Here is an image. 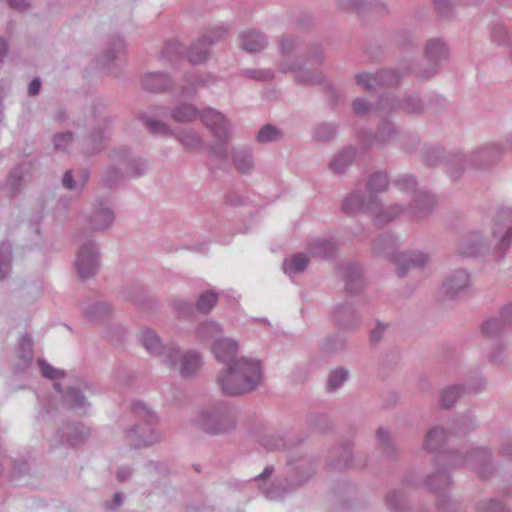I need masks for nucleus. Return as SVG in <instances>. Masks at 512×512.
I'll list each match as a JSON object with an SVG mask.
<instances>
[{
	"instance_id": "nucleus-48",
	"label": "nucleus",
	"mask_w": 512,
	"mask_h": 512,
	"mask_svg": "<svg viewBox=\"0 0 512 512\" xmlns=\"http://www.w3.org/2000/svg\"><path fill=\"white\" fill-rule=\"evenodd\" d=\"M349 379V371L344 367L333 369L327 378L326 388L330 392L339 389Z\"/></svg>"
},
{
	"instance_id": "nucleus-55",
	"label": "nucleus",
	"mask_w": 512,
	"mask_h": 512,
	"mask_svg": "<svg viewBox=\"0 0 512 512\" xmlns=\"http://www.w3.org/2000/svg\"><path fill=\"white\" fill-rule=\"evenodd\" d=\"M38 366L41 375L46 379L57 380L66 376V371L53 367L43 358L38 359Z\"/></svg>"
},
{
	"instance_id": "nucleus-56",
	"label": "nucleus",
	"mask_w": 512,
	"mask_h": 512,
	"mask_svg": "<svg viewBox=\"0 0 512 512\" xmlns=\"http://www.w3.org/2000/svg\"><path fill=\"white\" fill-rule=\"evenodd\" d=\"M234 408L227 402H217L205 409L201 416H233Z\"/></svg>"
},
{
	"instance_id": "nucleus-1",
	"label": "nucleus",
	"mask_w": 512,
	"mask_h": 512,
	"mask_svg": "<svg viewBox=\"0 0 512 512\" xmlns=\"http://www.w3.org/2000/svg\"><path fill=\"white\" fill-rule=\"evenodd\" d=\"M263 379L261 362L254 358L242 357L233 366L223 367L217 376V383L223 394L240 396L256 390Z\"/></svg>"
},
{
	"instance_id": "nucleus-54",
	"label": "nucleus",
	"mask_w": 512,
	"mask_h": 512,
	"mask_svg": "<svg viewBox=\"0 0 512 512\" xmlns=\"http://www.w3.org/2000/svg\"><path fill=\"white\" fill-rule=\"evenodd\" d=\"M74 140H75L74 133L71 131H65V132L56 133L53 136L52 142H53V146H54L55 150L62 151V152H69V148H70L71 144L74 142Z\"/></svg>"
},
{
	"instance_id": "nucleus-38",
	"label": "nucleus",
	"mask_w": 512,
	"mask_h": 512,
	"mask_svg": "<svg viewBox=\"0 0 512 512\" xmlns=\"http://www.w3.org/2000/svg\"><path fill=\"white\" fill-rule=\"evenodd\" d=\"M210 54V46L200 37L187 50V59L192 64H200L206 61Z\"/></svg>"
},
{
	"instance_id": "nucleus-45",
	"label": "nucleus",
	"mask_w": 512,
	"mask_h": 512,
	"mask_svg": "<svg viewBox=\"0 0 512 512\" xmlns=\"http://www.w3.org/2000/svg\"><path fill=\"white\" fill-rule=\"evenodd\" d=\"M376 110L382 115L400 110V98L392 93L382 94L377 101Z\"/></svg>"
},
{
	"instance_id": "nucleus-61",
	"label": "nucleus",
	"mask_w": 512,
	"mask_h": 512,
	"mask_svg": "<svg viewBox=\"0 0 512 512\" xmlns=\"http://www.w3.org/2000/svg\"><path fill=\"white\" fill-rule=\"evenodd\" d=\"M243 74L250 79L258 81H270L274 77V73L270 69H246Z\"/></svg>"
},
{
	"instance_id": "nucleus-36",
	"label": "nucleus",
	"mask_w": 512,
	"mask_h": 512,
	"mask_svg": "<svg viewBox=\"0 0 512 512\" xmlns=\"http://www.w3.org/2000/svg\"><path fill=\"white\" fill-rule=\"evenodd\" d=\"M200 111L191 103H179L171 110V117L175 122L187 123L199 117Z\"/></svg>"
},
{
	"instance_id": "nucleus-63",
	"label": "nucleus",
	"mask_w": 512,
	"mask_h": 512,
	"mask_svg": "<svg viewBox=\"0 0 512 512\" xmlns=\"http://www.w3.org/2000/svg\"><path fill=\"white\" fill-rule=\"evenodd\" d=\"M512 244V227H506L500 241L497 245V251L501 253V257H504L506 251Z\"/></svg>"
},
{
	"instance_id": "nucleus-21",
	"label": "nucleus",
	"mask_w": 512,
	"mask_h": 512,
	"mask_svg": "<svg viewBox=\"0 0 512 512\" xmlns=\"http://www.w3.org/2000/svg\"><path fill=\"white\" fill-rule=\"evenodd\" d=\"M114 212L104 201H99L89 218V226L92 230L103 231L114 222Z\"/></svg>"
},
{
	"instance_id": "nucleus-6",
	"label": "nucleus",
	"mask_w": 512,
	"mask_h": 512,
	"mask_svg": "<svg viewBox=\"0 0 512 512\" xmlns=\"http://www.w3.org/2000/svg\"><path fill=\"white\" fill-rule=\"evenodd\" d=\"M111 124L112 119L104 118L92 130L80 136L78 146L81 154L85 157H91L103 151L110 139L109 127Z\"/></svg>"
},
{
	"instance_id": "nucleus-30",
	"label": "nucleus",
	"mask_w": 512,
	"mask_h": 512,
	"mask_svg": "<svg viewBox=\"0 0 512 512\" xmlns=\"http://www.w3.org/2000/svg\"><path fill=\"white\" fill-rule=\"evenodd\" d=\"M240 45L242 49L249 53H257L263 50L267 45L265 35L254 29L242 32L240 36Z\"/></svg>"
},
{
	"instance_id": "nucleus-17",
	"label": "nucleus",
	"mask_w": 512,
	"mask_h": 512,
	"mask_svg": "<svg viewBox=\"0 0 512 512\" xmlns=\"http://www.w3.org/2000/svg\"><path fill=\"white\" fill-rule=\"evenodd\" d=\"M504 153L498 144H488L468 154L470 166L484 168L495 163Z\"/></svg>"
},
{
	"instance_id": "nucleus-35",
	"label": "nucleus",
	"mask_w": 512,
	"mask_h": 512,
	"mask_svg": "<svg viewBox=\"0 0 512 512\" xmlns=\"http://www.w3.org/2000/svg\"><path fill=\"white\" fill-rule=\"evenodd\" d=\"M447 153L440 145L425 144L421 148V157L424 165L428 167H435L444 164V158Z\"/></svg>"
},
{
	"instance_id": "nucleus-28",
	"label": "nucleus",
	"mask_w": 512,
	"mask_h": 512,
	"mask_svg": "<svg viewBox=\"0 0 512 512\" xmlns=\"http://www.w3.org/2000/svg\"><path fill=\"white\" fill-rule=\"evenodd\" d=\"M485 249L483 237L479 232L463 237L458 243L456 251L465 257L476 256Z\"/></svg>"
},
{
	"instance_id": "nucleus-60",
	"label": "nucleus",
	"mask_w": 512,
	"mask_h": 512,
	"mask_svg": "<svg viewBox=\"0 0 512 512\" xmlns=\"http://www.w3.org/2000/svg\"><path fill=\"white\" fill-rule=\"evenodd\" d=\"M174 308L179 317L190 318L194 315L195 305L186 300L177 299L174 301Z\"/></svg>"
},
{
	"instance_id": "nucleus-62",
	"label": "nucleus",
	"mask_w": 512,
	"mask_h": 512,
	"mask_svg": "<svg viewBox=\"0 0 512 512\" xmlns=\"http://www.w3.org/2000/svg\"><path fill=\"white\" fill-rule=\"evenodd\" d=\"M298 45V39L295 36H283L279 40L280 51L283 55H290Z\"/></svg>"
},
{
	"instance_id": "nucleus-40",
	"label": "nucleus",
	"mask_w": 512,
	"mask_h": 512,
	"mask_svg": "<svg viewBox=\"0 0 512 512\" xmlns=\"http://www.w3.org/2000/svg\"><path fill=\"white\" fill-rule=\"evenodd\" d=\"M309 257L304 253H297L283 262V269L286 274L302 273L309 264Z\"/></svg>"
},
{
	"instance_id": "nucleus-26",
	"label": "nucleus",
	"mask_w": 512,
	"mask_h": 512,
	"mask_svg": "<svg viewBox=\"0 0 512 512\" xmlns=\"http://www.w3.org/2000/svg\"><path fill=\"white\" fill-rule=\"evenodd\" d=\"M126 52V44L122 37L119 35H113L109 38L108 47L105 49L103 55L98 58V65L105 69L112 64L120 54Z\"/></svg>"
},
{
	"instance_id": "nucleus-59",
	"label": "nucleus",
	"mask_w": 512,
	"mask_h": 512,
	"mask_svg": "<svg viewBox=\"0 0 512 512\" xmlns=\"http://www.w3.org/2000/svg\"><path fill=\"white\" fill-rule=\"evenodd\" d=\"M394 185L401 191L406 193H414L417 191V180L415 176L406 174L399 176L395 181Z\"/></svg>"
},
{
	"instance_id": "nucleus-43",
	"label": "nucleus",
	"mask_w": 512,
	"mask_h": 512,
	"mask_svg": "<svg viewBox=\"0 0 512 512\" xmlns=\"http://www.w3.org/2000/svg\"><path fill=\"white\" fill-rule=\"evenodd\" d=\"M218 298V293L213 290L203 291L195 303V309L200 314H209L217 304Z\"/></svg>"
},
{
	"instance_id": "nucleus-13",
	"label": "nucleus",
	"mask_w": 512,
	"mask_h": 512,
	"mask_svg": "<svg viewBox=\"0 0 512 512\" xmlns=\"http://www.w3.org/2000/svg\"><path fill=\"white\" fill-rule=\"evenodd\" d=\"M425 55L432 63V66L423 69L420 76L424 79H429L438 73L437 66L448 58L449 49L442 39L432 38L426 44Z\"/></svg>"
},
{
	"instance_id": "nucleus-2",
	"label": "nucleus",
	"mask_w": 512,
	"mask_h": 512,
	"mask_svg": "<svg viewBox=\"0 0 512 512\" xmlns=\"http://www.w3.org/2000/svg\"><path fill=\"white\" fill-rule=\"evenodd\" d=\"M377 256L390 259L396 266L397 275L405 277L409 270L424 267L429 256L420 251L397 252V240L389 233L377 237L372 246Z\"/></svg>"
},
{
	"instance_id": "nucleus-42",
	"label": "nucleus",
	"mask_w": 512,
	"mask_h": 512,
	"mask_svg": "<svg viewBox=\"0 0 512 512\" xmlns=\"http://www.w3.org/2000/svg\"><path fill=\"white\" fill-rule=\"evenodd\" d=\"M13 248L9 241L0 243V280L5 279L12 268Z\"/></svg>"
},
{
	"instance_id": "nucleus-51",
	"label": "nucleus",
	"mask_w": 512,
	"mask_h": 512,
	"mask_svg": "<svg viewBox=\"0 0 512 512\" xmlns=\"http://www.w3.org/2000/svg\"><path fill=\"white\" fill-rule=\"evenodd\" d=\"M228 32L229 26L224 24L214 25L208 28L206 32L201 36V38L211 47L217 42L223 40Z\"/></svg>"
},
{
	"instance_id": "nucleus-7",
	"label": "nucleus",
	"mask_w": 512,
	"mask_h": 512,
	"mask_svg": "<svg viewBox=\"0 0 512 512\" xmlns=\"http://www.w3.org/2000/svg\"><path fill=\"white\" fill-rule=\"evenodd\" d=\"M487 381L481 375L470 377L465 384L447 386L440 391L439 405L442 409H451L457 400L467 393H478L485 389Z\"/></svg>"
},
{
	"instance_id": "nucleus-12",
	"label": "nucleus",
	"mask_w": 512,
	"mask_h": 512,
	"mask_svg": "<svg viewBox=\"0 0 512 512\" xmlns=\"http://www.w3.org/2000/svg\"><path fill=\"white\" fill-rule=\"evenodd\" d=\"M471 285L470 274L465 269H456L449 273L443 284V294L448 299H457L462 297Z\"/></svg>"
},
{
	"instance_id": "nucleus-9",
	"label": "nucleus",
	"mask_w": 512,
	"mask_h": 512,
	"mask_svg": "<svg viewBox=\"0 0 512 512\" xmlns=\"http://www.w3.org/2000/svg\"><path fill=\"white\" fill-rule=\"evenodd\" d=\"M109 157L114 163L125 169L124 174L126 177L138 178L147 172V161L142 157L135 156L127 147L114 148L110 152Z\"/></svg>"
},
{
	"instance_id": "nucleus-31",
	"label": "nucleus",
	"mask_w": 512,
	"mask_h": 512,
	"mask_svg": "<svg viewBox=\"0 0 512 512\" xmlns=\"http://www.w3.org/2000/svg\"><path fill=\"white\" fill-rule=\"evenodd\" d=\"M309 253L316 258L328 259L336 255V244L329 239L316 238L308 245Z\"/></svg>"
},
{
	"instance_id": "nucleus-46",
	"label": "nucleus",
	"mask_w": 512,
	"mask_h": 512,
	"mask_svg": "<svg viewBox=\"0 0 512 512\" xmlns=\"http://www.w3.org/2000/svg\"><path fill=\"white\" fill-rule=\"evenodd\" d=\"M338 126L332 122H322L313 129V138L317 142H329L337 133Z\"/></svg>"
},
{
	"instance_id": "nucleus-58",
	"label": "nucleus",
	"mask_w": 512,
	"mask_h": 512,
	"mask_svg": "<svg viewBox=\"0 0 512 512\" xmlns=\"http://www.w3.org/2000/svg\"><path fill=\"white\" fill-rule=\"evenodd\" d=\"M220 325L214 321H207L197 329V336L202 341H208L220 333Z\"/></svg>"
},
{
	"instance_id": "nucleus-5",
	"label": "nucleus",
	"mask_w": 512,
	"mask_h": 512,
	"mask_svg": "<svg viewBox=\"0 0 512 512\" xmlns=\"http://www.w3.org/2000/svg\"><path fill=\"white\" fill-rule=\"evenodd\" d=\"M412 73L411 66L401 69H381L375 74L359 73L356 75V83L366 91H374L377 87L398 85L401 79Z\"/></svg>"
},
{
	"instance_id": "nucleus-53",
	"label": "nucleus",
	"mask_w": 512,
	"mask_h": 512,
	"mask_svg": "<svg viewBox=\"0 0 512 512\" xmlns=\"http://www.w3.org/2000/svg\"><path fill=\"white\" fill-rule=\"evenodd\" d=\"M298 74L295 76V82L301 85H316L321 84L324 80V76L321 71L318 70H297Z\"/></svg>"
},
{
	"instance_id": "nucleus-22",
	"label": "nucleus",
	"mask_w": 512,
	"mask_h": 512,
	"mask_svg": "<svg viewBox=\"0 0 512 512\" xmlns=\"http://www.w3.org/2000/svg\"><path fill=\"white\" fill-rule=\"evenodd\" d=\"M141 84L149 92L162 93L173 85L171 77L163 72H150L142 76Z\"/></svg>"
},
{
	"instance_id": "nucleus-3",
	"label": "nucleus",
	"mask_w": 512,
	"mask_h": 512,
	"mask_svg": "<svg viewBox=\"0 0 512 512\" xmlns=\"http://www.w3.org/2000/svg\"><path fill=\"white\" fill-rule=\"evenodd\" d=\"M341 209L348 215H353L357 212L378 211L374 220L375 224L378 226L388 224L404 211V208L399 204L380 209V199L378 195L367 193L360 189L352 191L344 198Z\"/></svg>"
},
{
	"instance_id": "nucleus-47",
	"label": "nucleus",
	"mask_w": 512,
	"mask_h": 512,
	"mask_svg": "<svg viewBox=\"0 0 512 512\" xmlns=\"http://www.w3.org/2000/svg\"><path fill=\"white\" fill-rule=\"evenodd\" d=\"M400 110L408 115H419L424 111V104L418 95L410 94L400 99Z\"/></svg>"
},
{
	"instance_id": "nucleus-10",
	"label": "nucleus",
	"mask_w": 512,
	"mask_h": 512,
	"mask_svg": "<svg viewBox=\"0 0 512 512\" xmlns=\"http://www.w3.org/2000/svg\"><path fill=\"white\" fill-rule=\"evenodd\" d=\"M199 118L219 141H227L230 137V123L218 110L207 107L200 111Z\"/></svg>"
},
{
	"instance_id": "nucleus-11",
	"label": "nucleus",
	"mask_w": 512,
	"mask_h": 512,
	"mask_svg": "<svg viewBox=\"0 0 512 512\" xmlns=\"http://www.w3.org/2000/svg\"><path fill=\"white\" fill-rule=\"evenodd\" d=\"M332 322L341 330L355 331L362 322L360 313L351 302L336 305L332 310Z\"/></svg>"
},
{
	"instance_id": "nucleus-41",
	"label": "nucleus",
	"mask_w": 512,
	"mask_h": 512,
	"mask_svg": "<svg viewBox=\"0 0 512 512\" xmlns=\"http://www.w3.org/2000/svg\"><path fill=\"white\" fill-rule=\"evenodd\" d=\"M283 138V131L273 124H265L256 134V141L260 144L279 142Z\"/></svg>"
},
{
	"instance_id": "nucleus-27",
	"label": "nucleus",
	"mask_w": 512,
	"mask_h": 512,
	"mask_svg": "<svg viewBox=\"0 0 512 512\" xmlns=\"http://www.w3.org/2000/svg\"><path fill=\"white\" fill-rule=\"evenodd\" d=\"M231 158L236 170L241 174H250L254 170V158L251 148L242 146L231 150Z\"/></svg>"
},
{
	"instance_id": "nucleus-39",
	"label": "nucleus",
	"mask_w": 512,
	"mask_h": 512,
	"mask_svg": "<svg viewBox=\"0 0 512 512\" xmlns=\"http://www.w3.org/2000/svg\"><path fill=\"white\" fill-rule=\"evenodd\" d=\"M125 177L124 172L114 163L101 172V183L111 189L122 183Z\"/></svg>"
},
{
	"instance_id": "nucleus-19",
	"label": "nucleus",
	"mask_w": 512,
	"mask_h": 512,
	"mask_svg": "<svg viewBox=\"0 0 512 512\" xmlns=\"http://www.w3.org/2000/svg\"><path fill=\"white\" fill-rule=\"evenodd\" d=\"M33 163L31 161H23L13 167L6 178V187L12 197L17 196L21 190L24 177L31 173Z\"/></svg>"
},
{
	"instance_id": "nucleus-33",
	"label": "nucleus",
	"mask_w": 512,
	"mask_h": 512,
	"mask_svg": "<svg viewBox=\"0 0 512 512\" xmlns=\"http://www.w3.org/2000/svg\"><path fill=\"white\" fill-rule=\"evenodd\" d=\"M175 137L184 149L189 152H196L203 149L204 141L202 137L192 128L180 130Z\"/></svg>"
},
{
	"instance_id": "nucleus-37",
	"label": "nucleus",
	"mask_w": 512,
	"mask_h": 512,
	"mask_svg": "<svg viewBox=\"0 0 512 512\" xmlns=\"http://www.w3.org/2000/svg\"><path fill=\"white\" fill-rule=\"evenodd\" d=\"M63 402L72 409H83L84 411L89 406L83 391L76 386L67 387L63 393Z\"/></svg>"
},
{
	"instance_id": "nucleus-64",
	"label": "nucleus",
	"mask_w": 512,
	"mask_h": 512,
	"mask_svg": "<svg viewBox=\"0 0 512 512\" xmlns=\"http://www.w3.org/2000/svg\"><path fill=\"white\" fill-rule=\"evenodd\" d=\"M343 8L362 13L369 6H372V2L367 0H346L342 3Z\"/></svg>"
},
{
	"instance_id": "nucleus-16",
	"label": "nucleus",
	"mask_w": 512,
	"mask_h": 512,
	"mask_svg": "<svg viewBox=\"0 0 512 512\" xmlns=\"http://www.w3.org/2000/svg\"><path fill=\"white\" fill-rule=\"evenodd\" d=\"M324 59L323 48L319 44L309 46L305 59L290 60L283 59L279 63V69L282 72H296L303 68L306 64L320 65Z\"/></svg>"
},
{
	"instance_id": "nucleus-14",
	"label": "nucleus",
	"mask_w": 512,
	"mask_h": 512,
	"mask_svg": "<svg viewBox=\"0 0 512 512\" xmlns=\"http://www.w3.org/2000/svg\"><path fill=\"white\" fill-rule=\"evenodd\" d=\"M338 272L345 283V291L349 295H357L363 290L364 279L360 265L353 262L340 263Z\"/></svg>"
},
{
	"instance_id": "nucleus-49",
	"label": "nucleus",
	"mask_w": 512,
	"mask_h": 512,
	"mask_svg": "<svg viewBox=\"0 0 512 512\" xmlns=\"http://www.w3.org/2000/svg\"><path fill=\"white\" fill-rule=\"evenodd\" d=\"M17 353L19 359L23 361L25 367H28L32 364L34 358L33 340L29 334L22 336L19 342Z\"/></svg>"
},
{
	"instance_id": "nucleus-8",
	"label": "nucleus",
	"mask_w": 512,
	"mask_h": 512,
	"mask_svg": "<svg viewBox=\"0 0 512 512\" xmlns=\"http://www.w3.org/2000/svg\"><path fill=\"white\" fill-rule=\"evenodd\" d=\"M100 251L97 244L88 240L78 249L75 268L82 280L94 277L100 270Z\"/></svg>"
},
{
	"instance_id": "nucleus-20",
	"label": "nucleus",
	"mask_w": 512,
	"mask_h": 512,
	"mask_svg": "<svg viewBox=\"0 0 512 512\" xmlns=\"http://www.w3.org/2000/svg\"><path fill=\"white\" fill-rule=\"evenodd\" d=\"M358 148L353 145H348L336 153L329 163V169L335 175H343L347 172L349 167L353 164Z\"/></svg>"
},
{
	"instance_id": "nucleus-52",
	"label": "nucleus",
	"mask_w": 512,
	"mask_h": 512,
	"mask_svg": "<svg viewBox=\"0 0 512 512\" xmlns=\"http://www.w3.org/2000/svg\"><path fill=\"white\" fill-rule=\"evenodd\" d=\"M139 119L146 125L149 131L154 135H169L171 134L170 127L157 119L148 116L145 113H141Z\"/></svg>"
},
{
	"instance_id": "nucleus-32",
	"label": "nucleus",
	"mask_w": 512,
	"mask_h": 512,
	"mask_svg": "<svg viewBox=\"0 0 512 512\" xmlns=\"http://www.w3.org/2000/svg\"><path fill=\"white\" fill-rule=\"evenodd\" d=\"M111 311V306L107 302L96 301L83 305V314L85 318L92 323L106 320L110 317Z\"/></svg>"
},
{
	"instance_id": "nucleus-23",
	"label": "nucleus",
	"mask_w": 512,
	"mask_h": 512,
	"mask_svg": "<svg viewBox=\"0 0 512 512\" xmlns=\"http://www.w3.org/2000/svg\"><path fill=\"white\" fill-rule=\"evenodd\" d=\"M139 341L148 353L163 356L165 362V353L170 346H164L154 330L148 327L143 328L139 333Z\"/></svg>"
},
{
	"instance_id": "nucleus-50",
	"label": "nucleus",
	"mask_w": 512,
	"mask_h": 512,
	"mask_svg": "<svg viewBox=\"0 0 512 512\" xmlns=\"http://www.w3.org/2000/svg\"><path fill=\"white\" fill-rule=\"evenodd\" d=\"M388 183V177L385 173L374 172L368 178L366 192L377 195V193L383 192L387 189Z\"/></svg>"
},
{
	"instance_id": "nucleus-18",
	"label": "nucleus",
	"mask_w": 512,
	"mask_h": 512,
	"mask_svg": "<svg viewBox=\"0 0 512 512\" xmlns=\"http://www.w3.org/2000/svg\"><path fill=\"white\" fill-rule=\"evenodd\" d=\"M443 167L451 181H457L461 178L465 169L471 167L468 154H462L458 151L448 152L444 158Z\"/></svg>"
},
{
	"instance_id": "nucleus-15",
	"label": "nucleus",
	"mask_w": 512,
	"mask_h": 512,
	"mask_svg": "<svg viewBox=\"0 0 512 512\" xmlns=\"http://www.w3.org/2000/svg\"><path fill=\"white\" fill-rule=\"evenodd\" d=\"M238 348L237 341L221 338L214 341L212 351L218 362L224 364V367H229L238 363L243 357H238Z\"/></svg>"
},
{
	"instance_id": "nucleus-57",
	"label": "nucleus",
	"mask_w": 512,
	"mask_h": 512,
	"mask_svg": "<svg viewBox=\"0 0 512 512\" xmlns=\"http://www.w3.org/2000/svg\"><path fill=\"white\" fill-rule=\"evenodd\" d=\"M227 141H219L215 143H210L208 145V150L210 155L219 162L218 168H222L221 164L226 162L229 156V151L226 146Z\"/></svg>"
},
{
	"instance_id": "nucleus-25",
	"label": "nucleus",
	"mask_w": 512,
	"mask_h": 512,
	"mask_svg": "<svg viewBox=\"0 0 512 512\" xmlns=\"http://www.w3.org/2000/svg\"><path fill=\"white\" fill-rule=\"evenodd\" d=\"M319 349L326 355H338L348 350V338L340 333L334 332L325 336L319 343Z\"/></svg>"
},
{
	"instance_id": "nucleus-4",
	"label": "nucleus",
	"mask_w": 512,
	"mask_h": 512,
	"mask_svg": "<svg viewBox=\"0 0 512 512\" xmlns=\"http://www.w3.org/2000/svg\"><path fill=\"white\" fill-rule=\"evenodd\" d=\"M165 364L177 369L182 378L191 379L197 376L203 359L196 350L181 351L178 347L170 346L165 353Z\"/></svg>"
},
{
	"instance_id": "nucleus-34",
	"label": "nucleus",
	"mask_w": 512,
	"mask_h": 512,
	"mask_svg": "<svg viewBox=\"0 0 512 512\" xmlns=\"http://www.w3.org/2000/svg\"><path fill=\"white\" fill-rule=\"evenodd\" d=\"M399 131L390 120H383L375 131V144L380 147L389 145L398 136Z\"/></svg>"
},
{
	"instance_id": "nucleus-29",
	"label": "nucleus",
	"mask_w": 512,
	"mask_h": 512,
	"mask_svg": "<svg viewBox=\"0 0 512 512\" xmlns=\"http://www.w3.org/2000/svg\"><path fill=\"white\" fill-rule=\"evenodd\" d=\"M490 40L498 46L506 47L512 59V27L500 22L490 26Z\"/></svg>"
},
{
	"instance_id": "nucleus-44",
	"label": "nucleus",
	"mask_w": 512,
	"mask_h": 512,
	"mask_svg": "<svg viewBox=\"0 0 512 512\" xmlns=\"http://www.w3.org/2000/svg\"><path fill=\"white\" fill-rule=\"evenodd\" d=\"M508 328L507 324L502 320L501 315L498 318H490L483 322L481 332L485 337L497 338L505 329Z\"/></svg>"
},
{
	"instance_id": "nucleus-24",
	"label": "nucleus",
	"mask_w": 512,
	"mask_h": 512,
	"mask_svg": "<svg viewBox=\"0 0 512 512\" xmlns=\"http://www.w3.org/2000/svg\"><path fill=\"white\" fill-rule=\"evenodd\" d=\"M435 206L434 197L426 191L416 192L410 206V215L420 220L430 214Z\"/></svg>"
}]
</instances>
